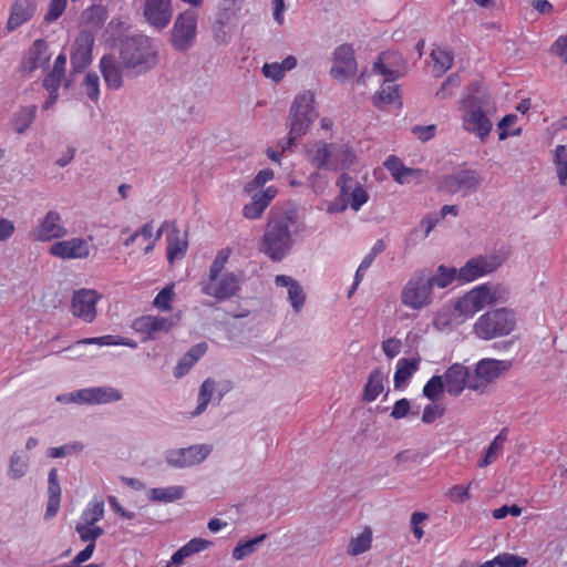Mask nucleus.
Masks as SVG:
<instances>
[{"label": "nucleus", "instance_id": "nucleus-1", "mask_svg": "<svg viewBox=\"0 0 567 567\" xmlns=\"http://www.w3.org/2000/svg\"><path fill=\"white\" fill-rule=\"evenodd\" d=\"M306 223L295 205L274 207L268 214L258 250L274 262L282 261L292 250L295 237L303 234Z\"/></svg>", "mask_w": 567, "mask_h": 567}, {"label": "nucleus", "instance_id": "nucleus-2", "mask_svg": "<svg viewBox=\"0 0 567 567\" xmlns=\"http://www.w3.org/2000/svg\"><path fill=\"white\" fill-rule=\"evenodd\" d=\"M462 107L464 130L485 142L493 128L491 117L496 112L487 89L481 83L472 84L468 94L462 100Z\"/></svg>", "mask_w": 567, "mask_h": 567}, {"label": "nucleus", "instance_id": "nucleus-3", "mask_svg": "<svg viewBox=\"0 0 567 567\" xmlns=\"http://www.w3.org/2000/svg\"><path fill=\"white\" fill-rule=\"evenodd\" d=\"M120 60L127 74L138 75L154 68L157 56L150 40L146 37L136 35L122 41Z\"/></svg>", "mask_w": 567, "mask_h": 567}, {"label": "nucleus", "instance_id": "nucleus-4", "mask_svg": "<svg viewBox=\"0 0 567 567\" xmlns=\"http://www.w3.org/2000/svg\"><path fill=\"white\" fill-rule=\"evenodd\" d=\"M516 327V315L507 308L488 310L474 324V333L483 340L511 334Z\"/></svg>", "mask_w": 567, "mask_h": 567}, {"label": "nucleus", "instance_id": "nucleus-5", "mask_svg": "<svg viewBox=\"0 0 567 567\" xmlns=\"http://www.w3.org/2000/svg\"><path fill=\"white\" fill-rule=\"evenodd\" d=\"M315 97L311 92H305L295 97L288 116L291 137L305 135L317 116L313 109Z\"/></svg>", "mask_w": 567, "mask_h": 567}, {"label": "nucleus", "instance_id": "nucleus-6", "mask_svg": "<svg viewBox=\"0 0 567 567\" xmlns=\"http://www.w3.org/2000/svg\"><path fill=\"white\" fill-rule=\"evenodd\" d=\"M337 185L340 187V196L328 206V213H342L348 206L358 212L368 202L369 196L365 189L348 174H342Z\"/></svg>", "mask_w": 567, "mask_h": 567}, {"label": "nucleus", "instance_id": "nucleus-7", "mask_svg": "<svg viewBox=\"0 0 567 567\" xmlns=\"http://www.w3.org/2000/svg\"><path fill=\"white\" fill-rule=\"evenodd\" d=\"M511 360L482 359L476 364L470 379V390L485 393L488 386L501 375L511 370Z\"/></svg>", "mask_w": 567, "mask_h": 567}, {"label": "nucleus", "instance_id": "nucleus-8", "mask_svg": "<svg viewBox=\"0 0 567 567\" xmlns=\"http://www.w3.org/2000/svg\"><path fill=\"white\" fill-rule=\"evenodd\" d=\"M197 20L198 14L192 9L177 17L171 32V42L175 50L186 52L193 47L197 34Z\"/></svg>", "mask_w": 567, "mask_h": 567}, {"label": "nucleus", "instance_id": "nucleus-9", "mask_svg": "<svg viewBox=\"0 0 567 567\" xmlns=\"http://www.w3.org/2000/svg\"><path fill=\"white\" fill-rule=\"evenodd\" d=\"M244 281L245 276L243 271H226L214 280L204 282L202 292L206 296L214 297L218 301H225L238 296Z\"/></svg>", "mask_w": 567, "mask_h": 567}, {"label": "nucleus", "instance_id": "nucleus-10", "mask_svg": "<svg viewBox=\"0 0 567 567\" xmlns=\"http://www.w3.org/2000/svg\"><path fill=\"white\" fill-rule=\"evenodd\" d=\"M432 287L426 272L419 269L413 272L402 291V302L412 309H421L431 302Z\"/></svg>", "mask_w": 567, "mask_h": 567}, {"label": "nucleus", "instance_id": "nucleus-11", "mask_svg": "<svg viewBox=\"0 0 567 567\" xmlns=\"http://www.w3.org/2000/svg\"><path fill=\"white\" fill-rule=\"evenodd\" d=\"M482 181V174L476 169H461L446 175L440 183L439 189L451 195L462 194V196H467L477 192Z\"/></svg>", "mask_w": 567, "mask_h": 567}, {"label": "nucleus", "instance_id": "nucleus-12", "mask_svg": "<svg viewBox=\"0 0 567 567\" xmlns=\"http://www.w3.org/2000/svg\"><path fill=\"white\" fill-rule=\"evenodd\" d=\"M94 38L91 32L82 31L75 39L71 51L72 71L65 80L64 86L70 87L73 82V74L83 72L92 62V48Z\"/></svg>", "mask_w": 567, "mask_h": 567}, {"label": "nucleus", "instance_id": "nucleus-13", "mask_svg": "<svg viewBox=\"0 0 567 567\" xmlns=\"http://www.w3.org/2000/svg\"><path fill=\"white\" fill-rule=\"evenodd\" d=\"M212 446L208 444L192 445L183 449L166 451V463L176 468H184L200 464L210 454Z\"/></svg>", "mask_w": 567, "mask_h": 567}, {"label": "nucleus", "instance_id": "nucleus-14", "mask_svg": "<svg viewBox=\"0 0 567 567\" xmlns=\"http://www.w3.org/2000/svg\"><path fill=\"white\" fill-rule=\"evenodd\" d=\"M332 61L330 75L340 83H344L357 74L358 64L351 44L344 43L337 47L332 54Z\"/></svg>", "mask_w": 567, "mask_h": 567}, {"label": "nucleus", "instance_id": "nucleus-15", "mask_svg": "<svg viewBox=\"0 0 567 567\" xmlns=\"http://www.w3.org/2000/svg\"><path fill=\"white\" fill-rule=\"evenodd\" d=\"M101 299L95 290L80 289L72 297V313L85 322H92L96 317V303Z\"/></svg>", "mask_w": 567, "mask_h": 567}, {"label": "nucleus", "instance_id": "nucleus-16", "mask_svg": "<svg viewBox=\"0 0 567 567\" xmlns=\"http://www.w3.org/2000/svg\"><path fill=\"white\" fill-rule=\"evenodd\" d=\"M175 321L169 318L158 316H142L133 321V329L145 334L144 340H154L163 333L169 332L175 326Z\"/></svg>", "mask_w": 567, "mask_h": 567}, {"label": "nucleus", "instance_id": "nucleus-17", "mask_svg": "<svg viewBox=\"0 0 567 567\" xmlns=\"http://www.w3.org/2000/svg\"><path fill=\"white\" fill-rule=\"evenodd\" d=\"M66 234L68 230L62 223V217L56 210H49L33 230V236L39 241L62 238Z\"/></svg>", "mask_w": 567, "mask_h": 567}, {"label": "nucleus", "instance_id": "nucleus-18", "mask_svg": "<svg viewBox=\"0 0 567 567\" xmlns=\"http://www.w3.org/2000/svg\"><path fill=\"white\" fill-rule=\"evenodd\" d=\"M442 377L450 395L457 396L465 388L470 389L472 372L461 363L452 364Z\"/></svg>", "mask_w": 567, "mask_h": 567}, {"label": "nucleus", "instance_id": "nucleus-19", "mask_svg": "<svg viewBox=\"0 0 567 567\" xmlns=\"http://www.w3.org/2000/svg\"><path fill=\"white\" fill-rule=\"evenodd\" d=\"M50 58L48 43L42 39H38L25 53L21 62V71L31 73L39 68L45 69L49 65Z\"/></svg>", "mask_w": 567, "mask_h": 567}, {"label": "nucleus", "instance_id": "nucleus-20", "mask_svg": "<svg viewBox=\"0 0 567 567\" xmlns=\"http://www.w3.org/2000/svg\"><path fill=\"white\" fill-rule=\"evenodd\" d=\"M144 17L153 27L164 29L172 19L171 0H146Z\"/></svg>", "mask_w": 567, "mask_h": 567}, {"label": "nucleus", "instance_id": "nucleus-21", "mask_svg": "<svg viewBox=\"0 0 567 567\" xmlns=\"http://www.w3.org/2000/svg\"><path fill=\"white\" fill-rule=\"evenodd\" d=\"M50 252L62 259H83L89 257L90 248L84 239L72 238L54 243L50 247Z\"/></svg>", "mask_w": 567, "mask_h": 567}, {"label": "nucleus", "instance_id": "nucleus-22", "mask_svg": "<svg viewBox=\"0 0 567 567\" xmlns=\"http://www.w3.org/2000/svg\"><path fill=\"white\" fill-rule=\"evenodd\" d=\"M100 71L109 89L118 90L123 85V73L126 71L123 64L112 54H106L100 60Z\"/></svg>", "mask_w": 567, "mask_h": 567}, {"label": "nucleus", "instance_id": "nucleus-23", "mask_svg": "<svg viewBox=\"0 0 567 567\" xmlns=\"http://www.w3.org/2000/svg\"><path fill=\"white\" fill-rule=\"evenodd\" d=\"M35 0H16L10 10L9 19L7 21V31L12 32L28 22L35 13Z\"/></svg>", "mask_w": 567, "mask_h": 567}, {"label": "nucleus", "instance_id": "nucleus-24", "mask_svg": "<svg viewBox=\"0 0 567 567\" xmlns=\"http://www.w3.org/2000/svg\"><path fill=\"white\" fill-rule=\"evenodd\" d=\"M78 398L81 400V404H104L120 401L122 394L113 388L99 386L79 390Z\"/></svg>", "mask_w": 567, "mask_h": 567}, {"label": "nucleus", "instance_id": "nucleus-25", "mask_svg": "<svg viewBox=\"0 0 567 567\" xmlns=\"http://www.w3.org/2000/svg\"><path fill=\"white\" fill-rule=\"evenodd\" d=\"M276 194L277 189L272 186L264 190L256 192L252 195L251 202L244 206L243 215L248 219L259 218L270 202L275 198Z\"/></svg>", "mask_w": 567, "mask_h": 567}, {"label": "nucleus", "instance_id": "nucleus-26", "mask_svg": "<svg viewBox=\"0 0 567 567\" xmlns=\"http://www.w3.org/2000/svg\"><path fill=\"white\" fill-rule=\"evenodd\" d=\"M483 292L481 286L472 289L457 300L455 309L466 317L473 316L487 306Z\"/></svg>", "mask_w": 567, "mask_h": 567}, {"label": "nucleus", "instance_id": "nucleus-27", "mask_svg": "<svg viewBox=\"0 0 567 567\" xmlns=\"http://www.w3.org/2000/svg\"><path fill=\"white\" fill-rule=\"evenodd\" d=\"M61 502V487L58 480L56 468H51L48 475V506L44 514L47 520L53 518L59 508Z\"/></svg>", "mask_w": 567, "mask_h": 567}, {"label": "nucleus", "instance_id": "nucleus-28", "mask_svg": "<svg viewBox=\"0 0 567 567\" xmlns=\"http://www.w3.org/2000/svg\"><path fill=\"white\" fill-rule=\"evenodd\" d=\"M491 271L493 266L485 258H473L457 271V279L461 282H470Z\"/></svg>", "mask_w": 567, "mask_h": 567}, {"label": "nucleus", "instance_id": "nucleus-29", "mask_svg": "<svg viewBox=\"0 0 567 567\" xmlns=\"http://www.w3.org/2000/svg\"><path fill=\"white\" fill-rule=\"evenodd\" d=\"M420 358H401L396 363L394 373V388L401 389L406 384L409 379L417 371Z\"/></svg>", "mask_w": 567, "mask_h": 567}, {"label": "nucleus", "instance_id": "nucleus-30", "mask_svg": "<svg viewBox=\"0 0 567 567\" xmlns=\"http://www.w3.org/2000/svg\"><path fill=\"white\" fill-rule=\"evenodd\" d=\"M423 270H425V272H426V278H427L432 289L434 287H437V288L447 287L450 284L453 282V280L457 276V270L454 267L449 268V267H445L444 265L439 266L435 272H433L429 268H423Z\"/></svg>", "mask_w": 567, "mask_h": 567}, {"label": "nucleus", "instance_id": "nucleus-31", "mask_svg": "<svg viewBox=\"0 0 567 567\" xmlns=\"http://www.w3.org/2000/svg\"><path fill=\"white\" fill-rule=\"evenodd\" d=\"M206 343H198L193 346L186 354L182 358L177 367L175 368L174 374L176 378H181L188 373L190 368L204 355L206 352Z\"/></svg>", "mask_w": 567, "mask_h": 567}, {"label": "nucleus", "instance_id": "nucleus-32", "mask_svg": "<svg viewBox=\"0 0 567 567\" xmlns=\"http://www.w3.org/2000/svg\"><path fill=\"white\" fill-rule=\"evenodd\" d=\"M384 373L381 368H375L369 375L364 385L362 400L365 402L374 401L383 391Z\"/></svg>", "mask_w": 567, "mask_h": 567}, {"label": "nucleus", "instance_id": "nucleus-33", "mask_svg": "<svg viewBox=\"0 0 567 567\" xmlns=\"http://www.w3.org/2000/svg\"><path fill=\"white\" fill-rule=\"evenodd\" d=\"M172 230L167 235V260L172 264L176 257L184 255L187 249V241L181 237V231L174 223L171 224Z\"/></svg>", "mask_w": 567, "mask_h": 567}, {"label": "nucleus", "instance_id": "nucleus-34", "mask_svg": "<svg viewBox=\"0 0 567 567\" xmlns=\"http://www.w3.org/2000/svg\"><path fill=\"white\" fill-rule=\"evenodd\" d=\"M185 494L183 486L154 487L150 491V499L159 503H172L182 499Z\"/></svg>", "mask_w": 567, "mask_h": 567}, {"label": "nucleus", "instance_id": "nucleus-35", "mask_svg": "<svg viewBox=\"0 0 567 567\" xmlns=\"http://www.w3.org/2000/svg\"><path fill=\"white\" fill-rule=\"evenodd\" d=\"M481 288L484 289L483 295L487 306L504 303L508 300L509 289L504 285L484 284Z\"/></svg>", "mask_w": 567, "mask_h": 567}, {"label": "nucleus", "instance_id": "nucleus-36", "mask_svg": "<svg viewBox=\"0 0 567 567\" xmlns=\"http://www.w3.org/2000/svg\"><path fill=\"white\" fill-rule=\"evenodd\" d=\"M215 388H216V382H215V380H213L210 378L206 379L202 383L199 393H198V405L195 409V411L192 412L193 416H197V415L202 414L207 409V406L212 400L213 393L215 391Z\"/></svg>", "mask_w": 567, "mask_h": 567}, {"label": "nucleus", "instance_id": "nucleus-37", "mask_svg": "<svg viewBox=\"0 0 567 567\" xmlns=\"http://www.w3.org/2000/svg\"><path fill=\"white\" fill-rule=\"evenodd\" d=\"M399 99V85L383 82L380 90L373 96V104L381 107L382 104H392Z\"/></svg>", "mask_w": 567, "mask_h": 567}, {"label": "nucleus", "instance_id": "nucleus-38", "mask_svg": "<svg viewBox=\"0 0 567 567\" xmlns=\"http://www.w3.org/2000/svg\"><path fill=\"white\" fill-rule=\"evenodd\" d=\"M384 166L400 184H403L406 178L413 174V169L405 167L401 161L393 155L385 161Z\"/></svg>", "mask_w": 567, "mask_h": 567}, {"label": "nucleus", "instance_id": "nucleus-39", "mask_svg": "<svg viewBox=\"0 0 567 567\" xmlns=\"http://www.w3.org/2000/svg\"><path fill=\"white\" fill-rule=\"evenodd\" d=\"M372 535L369 529L361 533L359 536L351 538L348 546V554L358 556L370 549Z\"/></svg>", "mask_w": 567, "mask_h": 567}, {"label": "nucleus", "instance_id": "nucleus-40", "mask_svg": "<svg viewBox=\"0 0 567 567\" xmlns=\"http://www.w3.org/2000/svg\"><path fill=\"white\" fill-rule=\"evenodd\" d=\"M444 390H446V386L444 384L443 377L433 375L425 383L422 393L425 398H427L432 402H435L442 396Z\"/></svg>", "mask_w": 567, "mask_h": 567}, {"label": "nucleus", "instance_id": "nucleus-41", "mask_svg": "<svg viewBox=\"0 0 567 567\" xmlns=\"http://www.w3.org/2000/svg\"><path fill=\"white\" fill-rule=\"evenodd\" d=\"M332 155L333 153L330 151L329 145L323 142H319L316 144V150L313 151L311 163L317 169L329 168L330 157Z\"/></svg>", "mask_w": 567, "mask_h": 567}, {"label": "nucleus", "instance_id": "nucleus-42", "mask_svg": "<svg viewBox=\"0 0 567 567\" xmlns=\"http://www.w3.org/2000/svg\"><path fill=\"white\" fill-rule=\"evenodd\" d=\"M266 534H261L245 543H239L233 550V557L236 560H241L246 558L257 549V546L261 544L266 539Z\"/></svg>", "mask_w": 567, "mask_h": 567}, {"label": "nucleus", "instance_id": "nucleus-43", "mask_svg": "<svg viewBox=\"0 0 567 567\" xmlns=\"http://www.w3.org/2000/svg\"><path fill=\"white\" fill-rule=\"evenodd\" d=\"M556 172L560 185L567 184V151L565 145H557L555 148Z\"/></svg>", "mask_w": 567, "mask_h": 567}, {"label": "nucleus", "instance_id": "nucleus-44", "mask_svg": "<svg viewBox=\"0 0 567 567\" xmlns=\"http://www.w3.org/2000/svg\"><path fill=\"white\" fill-rule=\"evenodd\" d=\"M29 467V461L27 457L21 456L18 452H14L10 457L9 475L13 480L23 477Z\"/></svg>", "mask_w": 567, "mask_h": 567}, {"label": "nucleus", "instance_id": "nucleus-45", "mask_svg": "<svg viewBox=\"0 0 567 567\" xmlns=\"http://www.w3.org/2000/svg\"><path fill=\"white\" fill-rule=\"evenodd\" d=\"M431 56L434 61V66L440 69V73L446 72L453 65V53L450 50L436 48L432 50Z\"/></svg>", "mask_w": 567, "mask_h": 567}, {"label": "nucleus", "instance_id": "nucleus-46", "mask_svg": "<svg viewBox=\"0 0 567 567\" xmlns=\"http://www.w3.org/2000/svg\"><path fill=\"white\" fill-rule=\"evenodd\" d=\"M104 515V503L103 501L94 502L81 515L80 524L95 525L103 518Z\"/></svg>", "mask_w": 567, "mask_h": 567}, {"label": "nucleus", "instance_id": "nucleus-47", "mask_svg": "<svg viewBox=\"0 0 567 567\" xmlns=\"http://www.w3.org/2000/svg\"><path fill=\"white\" fill-rule=\"evenodd\" d=\"M75 532L79 534L82 542L89 544H95V540L104 534L102 527L89 524H78Z\"/></svg>", "mask_w": 567, "mask_h": 567}, {"label": "nucleus", "instance_id": "nucleus-48", "mask_svg": "<svg viewBox=\"0 0 567 567\" xmlns=\"http://www.w3.org/2000/svg\"><path fill=\"white\" fill-rule=\"evenodd\" d=\"M389 53L386 52H382L379 55L378 60L373 64V71L385 76L384 82L392 83L400 76V72L398 70H392L384 63Z\"/></svg>", "mask_w": 567, "mask_h": 567}, {"label": "nucleus", "instance_id": "nucleus-49", "mask_svg": "<svg viewBox=\"0 0 567 567\" xmlns=\"http://www.w3.org/2000/svg\"><path fill=\"white\" fill-rule=\"evenodd\" d=\"M34 118V110L33 109H22L19 111L13 120L14 131L19 134L25 132L31 125Z\"/></svg>", "mask_w": 567, "mask_h": 567}, {"label": "nucleus", "instance_id": "nucleus-50", "mask_svg": "<svg viewBox=\"0 0 567 567\" xmlns=\"http://www.w3.org/2000/svg\"><path fill=\"white\" fill-rule=\"evenodd\" d=\"M230 256L229 249H221L217 252L214 261L209 267L208 280H214L215 278L221 276V271L227 264Z\"/></svg>", "mask_w": 567, "mask_h": 567}, {"label": "nucleus", "instance_id": "nucleus-51", "mask_svg": "<svg viewBox=\"0 0 567 567\" xmlns=\"http://www.w3.org/2000/svg\"><path fill=\"white\" fill-rule=\"evenodd\" d=\"M230 256L229 249H221L217 252L214 261L209 267L208 280H214L215 278L221 276V271L227 264Z\"/></svg>", "mask_w": 567, "mask_h": 567}, {"label": "nucleus", "instance_id": "nucleus-52", "mask_svg": "<svg viewBox=\"0 0 567 567\" xmlns=\"http://www.w3.org/2000/svg\"><path fill=\"white\" fill-rule=\"evenodd\" d=\"M83 85L86 96L92 101H97L100 96V79L96 73L89 72L84 78Z\"/></svg>", "mask_w": 567, "mask_h": 567}, {"label": "nucleus", "instance_id": "nucleus-53", "mask_svg": "<svg viewBox=\"0 0 567 567\" xmlns=\"http://www.w3.org/2000/svg\"><path fill=\"white\" fill-rule=\"evenodd\" d=\"M174 297V286H167L163 288L155 297L153 303L154 306L159 310H171L172 308V300Z\"/></svg>", "mask_w": 567, "mask_h": 567}, {"label": "nucleus", "instance_id": "nucleus-54", "mask_svg": "<svg viewBox=\"0 0 567 567\" xmlns=\"http://www.w3.org/2000/svg\"><path fill=\"white\" fill-rule=\"evenodd\" d=\"M274 178V172L269 168L261 169L255 176V178L247 183L244 187V190L248 194L254 193L257 188L262 187L267 182Z\"/></svg>", "mask_w": 567, "mask_h": 567}, {"label": "nucleus", "instance_id": "nucleus-55", "mask_svg": "<svg viewBox=\"0 0 567 567\" xmlns=\"http://www.w3.org/2000/svg\"><path fill=\"white\" fill-rule=\"evenodd\" d=\"M495 561L499 567H524L527 565L526 558L508 553L496 556Z\"/></svg>", "mask_w": 567, "mask_h": 567}, {"label": "nucleus", "instance_id": "nucleus-56", "mask_svg": "<svg viewBox=\"0 0 567 567\" xmlns=\"http://www.w3.org/2000/svg\"><path fill=\"white\" fill-rule=\"evenodd\" d=\"M289 301L291 302V306L296 312H299L302 308L306 295L303 292L302 287L297 282L296 285H292V288L288 290Z\"/></svg>", "mask_w": 567, "mask_h": 567}, {"label": "nucleus", "instance_id": "nucleus-57", "mask_svg": "<svg viewBox=\"0 0 567 567\" xmlns=\"http://www.w3.org/2000/svg\"><path fill=\"white\" fill-rule=\"evenodd\" d=\"M213 543L210 540L204 539V538H193L187 544L182 546L183 550L185 551L186 556L189 557L194 554L200 553L208 547H210Z\"/></svg>", "mask_w": 567, "mask_h": 567}, {"label": "nucleus", "instance_id": "nucleus-58", "mask_svg": "<svg viewBox=\"0 0 567 567\" xmlns=\"http://www.w3.org/2000/svg\"><path fill=\"white\" fill-rule=\"evenodd\" d=\"M445 408L442 404H429L422 413V422L425 424L433 423L436 419L443 416Z\"/></svg>", "mask_w": 567, "mask_h": 567}, {"label": "nucleus", "instance_id": "nucleus-59", "mask_svg": "<svg viewBox=\"0 0 567 567\" xmlns=\"http://www.w3.org/2000/svg\"><path fill=\"white\" fill-rule=\"evenodd\" d=\"M66 7V0H51L49 4V10L44 16V20L47 22H52L59 19L64 12Z\"/></svg>", "mask_w": 567, "mask_h": 567}, {"label": "nucleus", "instance_id": "nucleus-60", "mask_svg": "<svg viewBox=\"0 0 567 567\" xmlns=\"http://www.w3.org/2000/svg\"><path fill=\"white\" fill-rule=\"evenodd\" d=\"M82 446L80 443L65 444L59 447H51L48 451V455L53 458L64 457L80 450Z\"/></svg>", "mask_w": 567, "mask_h": 567}, {"label": "nucleus", "instance_id": "nucleus-61", "mask_svg": "<svg viewBox=\"0 0 567 567\" xmlns=\"http://www.w3.org/2000/svg\"><path fill=\"white\" fill-rule=\"evenodd\" d=\"M402 348L401 340L396 338H389L382 342V350L389 359L395 358Z\"/></svg>", "mask_w": 567, "mask_h": 567}, {"label": "nucleus", "instance_id": "nucleus-62", "mask_svg": "<svg viewBox=\"0 0 567 567\" xmlns=\"http://www.w3.org/2000/svg\"><path fill=\"white\" fill-rule=\"evenodd\" d=\"M435 131H436L435 125H426V126L415 125L412 127L413 135L421 142H427L431 138H433L435 135Z\"/></svg>", "mask_w": 567, "mask_h": 567}, {"label": "nucleus", "instance_id": "nucleus-63", "mask_svg": "<svg viewBox=\"0 0 567 567\" xmlns=\"http://www.w3.org/2000/svg\"><path fill=\"white\" fill-rule=\"evenodd\" d=\"M262 73L266 78H269L275 82H279L285 74L279 63H265L262 66Z\"/></svg>", "mask_w": 567, "mask_h": 567}, {"label": "nucleus", "instance_id": "nucleus-64", "mask_svg": "<svg viewBox=\"0 0 567 567\" xmlns=\"http://www.w3.org/2000/svg\"><path fill=\"white\" fill-rule=\"evenodd\" d=\"M551 52L567 63V35H560L551 45Z\"/></svg>", "mask_w": 567, "mask_h": 567}]
</instances>
